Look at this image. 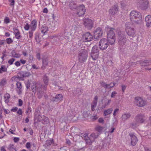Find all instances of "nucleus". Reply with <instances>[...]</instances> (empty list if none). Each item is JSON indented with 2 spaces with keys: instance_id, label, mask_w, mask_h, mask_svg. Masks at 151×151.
Returning <instances> with one entry per match:
<instances>
[{
  "instance_id": "f257e3e1",
  "label": "nucleus",
  "mask_w": 151,
  "mask_h": 151,
  "mask_svg": "<svg viewBox=\"0 0 151 151\" xmlns=\"http://www.w3.org/2000/svg\"><path fill=\"white\" fill-rule=\"evenodd\" d=\"M114 29H111L107 33V39L103 38L101 39L99 43V46L100 49L105 50L108 47L109 43L111 45L114 44L116 40L115 34L113 31Z\"/></svg>"
},
{
  "instance_id": "f03ea898",
  "label": "nucleus",
  "mask_w": 151,
  "mask_h": 151,
  "mask_svg": "<svg viewBox=\"0 0 151 151\" xmlns=\"http://www.w3.org/2000/svg\"><path fill=\"white\" fill-rule=\"evenodd\" d=\"M130 19L133 24H139L142 22L141 13L135 10L131 11L130 14Z\"/></svg>"
},
{
  "instance_id": "7ed1b4c3",
  "label": "nucleus",
  "mask_w": 151,
  "mask_h": 151,
  "mask_svg": "<svg viewBox=\"0 0 151 151\" xmlns=\"http://www.w3.org/2000/svg\"><path fill=\"white\" fill-rule=\"evenodd\" d=\"M132 24L131 22L126 23L125 24V30L127 35L130 36L134 37L135 35L136 31L132 27Z\"/></svg>"
},
{
  "instance_id": "20e7f679",
  "label": "nucleus",
  "mask_w": 151,
  "mask_h": 151,
  "mask_svg": "<svg viewBox=\"0 0 151 151\" xmlns=\"http://www.w3.org/2000/svg\"><path fill=\"white\" fill-rule=\"evenodd\" d=\"M88 56V52L85 49H81L79 52L78 58L80 62L81 63L85 62Z\"/></svg>"
},
{
  "instance_id": "39448f33",
  "label": "nucleus",
  "mask_w": 151,
  "mask_h": 151,
  "mask_svg": "<svg viewBox=\"0 0 151 151\" xmlns=\"http://www.w3.org/2000/svg\"><path fill=\"white\" fill-rule=\"evenodd\" d=\"M134 104L139 107H143L147 104L146 101L142 98L139 97H135Z\"/></svg>"
},
{
  "instance_id": "423d86ee",
  "label": "nucleus",
  "mask_w": 151,
  "mask_h": 151,
  "mask_svg": "<svg viewBox=\"0 0 151 151\" xmlns=\"http://www.w3.org/2000/svg\"><path fill=\"white\" fill-rule=\"evenodd\" d=\"M35 120L38 122H41L43 124H47L49 122V119L44 116H40L36 114L35 115Z\"/></svg>"
},
{
  "instance_id": "0eeeda50",
  "label": "nucleus",
  "mask_w": 151,
  "mask_h": 151,
  "mask_svg": "<svg viewBox=\"0 0 151 151\" xmlns=\"http://www.w3.org/2000/svg\"><path fill=\"white\" fill-rule=\"evenodd\" d=\"M99 53V51L98 47L96 46H93L91 54V57L93 60H96L98 59Z\"/></svg>"
},
{
  "instance_id": "6e6552de",
  "label": "nucleus",
  "mask_w": 151,
  "mask_h": 151,
  "mask_svg": "<svg viewBox=\"0 0 151 151\" xmlns=\"http://www.w3.org/2000/svg\"><path fill=\"white\" fill-rule=\"evenodd\" d=\"M83 24L87 28L90 29L93 26V22L90 19L86 18L83 20Z\"/></svg>"
},
{
  "instance_id": "1a4fd4ad",
  "label": "nucleus",
  "mask_w": 151,
  "mask_h": 151,
  "mask_svg": "<svg viewBox=\"0 0 151 151\" xmlns=\"http://www.w3.org/2000/svg\"><path fill=\"white\" fill-rule=\"evenodd\" d=\"M98 134H96L95 133H93L90 135L88 138H86L85 140L87 144L90 145L95 139L98 137Z\"/></svg>"
},
{
  "instance_id": "9d476101",
  "label": "nucleus",
  "mask_w": 151,
  "mask_h": 151,
  "mask_svg": "<svg viewBox=\"0 0 151 151\" xmlns=\"http://www.w3.org/2000/svg\"><path fill=\"white\" fill-rule=\"evenodd\" d=\"M134 119L136 122H137L140 124L144 123L146 119L144 115L139 114L136 116Z\"/></svg>"
},
{
  "instance_id": "9b49d317",
  "label": "nucleus",
  "mask_w": 151,
  "mask_h": 151,
  "mask_svg": "<svg viewBox=\"0 0 151 151\" xmlns=\"http://www.w3.org/2000/svg\"><path fill=\"white\" fill-rule=\"evenodd\" d=\"M86 9L84 6L83 5H81L78 7L76 14L78 16H81L84 15Z\"/></svg>"
},
{
  "instance_id": "f8f14e48",
  "label": "nucleus",
  "mask_w": 151,
  "mask_h": 151,
  "mask_svg": "<svg viewBox=\"0 0 151 151\" xmlns=\"http://www.w3.org/2000/svg\"><path fill=\"white\" fill-rule=\"evenodd\" d=\"M140 1L139 6L141 9L145 10L148 8L149 4L148 0H140Z\"/></svg>"
},
{
  "instance_id": "ddd939ff",
  "label": "nucleus",
  "mask_w": 151,
  "mask_h": 151,
  "mask_svg": "<svg viewBox=\"0 0 151 151\" xmlns=\"http://www.w3.org/2000/svg\"><path fill=\"white\" fill-rule=\"evenodd\" d=\"M103 32L100 27L96 28L94 32V37L95 38L98 39L102 36Z\"/></svg>"
},
{
  "instance_id": "4468645a",
  "label": "nucleus",
  "mask_w": 151,
  "mask_h": 151,
  "mask_svg": "<svg viewBox=\"0 0 151 151\" xmlns=\"http://www.w3.org/2000/svg\"><path fill=\"white\" fill-rule=\"evenodd\" d=\"M93 38L92 35L89 32H87L83 36V40L84 42H88L92 40Z\"/></svg>"
},
{
  "instance_id": "2eb2a0df",
  "label": "nucleus",
  "mask_w": 151,
  "mask_h": 151,
  "mask_svg": "<svg viewBox=\"0 0 151 151\" xmlns=\"http://www.w3.org/2000/svg\"><path fill=\"white\" fill-rule=\"evenodd\" d=\"M131 139V143L132 146L135 145L137 142V139L135 134L132 133L129 134Z\"/></svg>"
},
{
  "instance_id": "dca6fc26",
  "label": "nucleus",
  "mask_w": 151,
  "mask_h": 151,
  "mask_svg": "<svg viewBox=\"0 0 151 151\" xmlns=\"http://www.w3.org/2000/svg\"><path fill=\"white\" fill-rule=\"evenodd\" d=\"M118 7L116 6H114L112 7L109 10V14L111 15H114L117 13L118 11Z\"/></svg>"
},
{
  "instance_id": "f3484780",
  "label": "nucleus",
  "mask_w": 151,
  "mask_h": 151,
  "mask_svg": "<svg viewBox=\"0 0 151 151\" xmlns=\"http://www.w3.org/2000/svg\"><path fill=\"white\" fill-rule=\"evenodd\" d=\"M37 27V22L34 20L31 22L30 25V29L32 31H34L35 30Z\"/></svg>"
},
{
  "instance_id": "a211bd4d",
  "label": "nucleus",
  "mask_w": 151,
  "mask_h": 151,
  "mask_svg": "<svg viewBox=\"0 0 151 151\" xmlns=\"http://www.w3.org/2000/svg\"><path fill=\"white\" fill-rule=\"evenodd\" d=\"M145 22L147 26L149 27L151 24V15H149L145 17Z\"/></svg>"
},
{
  "instance_id": "6ab92c4d",
  "label": "nucleus",
  "mask_w": 151,
  "mask_h": 151,
  "mask_svg": "<svg viewBox=\"0 0 151 151\" xmlns=\"http://www.w3.org/2000/svg\"><path fill=\"white\" fill-rule=\"evenodd\" d=\"M98 97L97 96H96L94 98L93 102L91 104V109L93 111L95 110V109L98 100Z\"/></svg>"
},
{
  "instance_id": "aec40b11",
  "label": "nucleus",
  "mask_w": 151,
  "mask_h": 151,
  "mask_svg": "<svg viewBox=\"0 0 151 151\" xmlns=\"http://www.w3.org/2000/svg\"><path fill=\"white\" fill-rule=\"evenodd\" d=\"M43 81L45 85L44 86L42 85L41 88L43 89H45L48 84V80L47 77L46 76H45L43 78Z\"/></svg>"
},
{
  "instance_id": "412c9836",
  "label": "nucleus",
  "mask_w": 151,
  "mask_h": 151,
  "mask_svg": "<svg viewBox=\"0 0 151 151\" xmlns=\"http://www.w3.org/2000/svg\"><path fill=\"white\" fill-rule=\"evenodd\" d=\"M63 98V96L61 94L57 95L55 98H53L52 100L53 101L58 102L61 101Z\"/></svg>"
},
{
  "instance_id": "4be33fe9",
  "label": "nucleus",
  "mask_w": 151,
  "mask_h": 151,
  "mask_svg": "<svg viewBox=\"0 0 151 151\" xmlns=\"http://www.w3.org/2000/svg\"><path fill=\"white\" fill-rule=\"evenodd\" d=\"M131 116V114L129 113H124L122 116V119L124 121H126Z\"/></svg>"
},
{
  "instance_id": "5701e85b",
  "label": "nucleus",
  "mask_w": 151,
  "mask_h": 151,
  "mask_svg": "<svg viewBox=\"0 0 151 151\" xmlns=\"http://www.w3.org/2000/svg\"><path fill=\"white\" fill-rule=\"evenodd\" d=\"M126 41V38L124 36L119 35L118 39V42L119 44L121 45L125 43Z\"/></svg>"
},
{
  "instance_id": "b1692460",
  "label": "nucleus",
  "mask_w": 151,
  "mask_h": 151,
  "mask_svg": "<svg viewBox=\"0 0 151 151\" xmlns=\"http://www.w3.org/2000/svg\"><path fill=\"white\" fill-rule=\"evenodd\" d=\"M140 64L141 65L144 66L151 65V60H147L143 61Z\"/></svg>"
},
{
  "instance_id": "393cba45",
  "label": "nucleus",
  "mask_w": 151,
  "mask_h": 151,
  "mask_svg": "<svg viewBox=\"0 0 151 151\" xmlns=\"http://www.w3.org/2000/svg\"><path fill=\"white\" fill-rule=\"evenodd\" d=\"M112 108H109L107 109L104 110V116H106L111 114L113 111Z\"/></svg>"
},
{
  "instance_id": "a878e982",
  "label": "nucleus",
  "mask_w": 151,
  "mask_h": 151,
  "mask_svg": "<svg viewBox=\"0 0 151 151\" xmlns=\"http://www.w3.org/2000/svg\"><path fill=\"white\" fill-rule=\"evenodd\" d=\"M139 125V124L135 121L130 124V127L133 129H135L137 128Z\"/></svg>"
},
{
  "instance_id": "bb28decb",
  "label": "nucleus",
  "mask_w": 151,
  "mask_h": 151,
  "mask_svg": "<svg viewBox=\"0 0 151 151\" xmlns=\"http://www.w3.org/2000/svg\"><path fill=\"white\" fill-rule=\"evenodd\" d=\"M4 101L6 103H8L9 101V99L10 98V96L9 94L6 93L4 94Z\"/></svg>"
},
{
  "instance_id": "cd10ccee",
  "label": "nucleus",
  "mask_w": 151,
  "mask_h": 151,
  "mask_svg": "<svg viewBox=\"0 0 151 151\" xmlns=\"http://www.w3.org/2000/svg\"><path fill=\"white\" fill-rule=\"evenodd\" d=\"M21 74L22 75L21 77H26L29 76L30 75V73L29 72H21L20 73L18 74V76Z\"/></svg>"
},
{
  "instance_id": "c85d7f7f",
  "label": "nucleus",
  "mask_w": 151,
  "mask_h": 151,
  "mask_svg": "<svg viewBox=\"0 0 151 151\" xmlns=\"http://www.w3.org/2000/svg\"><path fill=\"white\" fill-rule=\"evenodd\" d=\"M69 6L70 9H73L76 8V3L74 1H70L69 4Z\"/></svg>"
},
{
  "instance_id": "c756f323",
  "label": "nucleus",
  "mask_w": 151,
  "mask_h": 151,
  "mask_svg": "<svg viewBox=\"0 0 151 151\" xmlns=\"http://www.w3.org/2000/svg\"><path fill=\"white\" fill-rule=\"evenodd\" d=\"M12 56L13 57L19 58L20 57V55L17 53L15 51H13L11 53Z\"/></svg>"
},
{
  "instance_id": "7c9ffc66",
  "label": "nucleus",
  "mask_w": 151,
  "mask_h": 151,
  "mask_svg": "<svg viewBox=\"0 0 151 151\" xmlns=\"http://www.w3.org/2000/svg\"><path fill=\"white\" fill-rule=\"evenodd\" d=\"M104 128L103 127L97 126L96 128V130L99 133H101L103 132Z\"/></svg>"
},
{
  "instance_id": "2f4dec72",
  "label": "nucleus",
  "mask_w": 151,
  "mask_h": 151,
  "mask_svg": "<svg viewBox=\"0 0 151 151\" xmlns=\"http://www.w3.org/2000/svg\"><path fill=\"white\" fill-rule=\"evenodd\" d=\"M43 65L42 68L43 69H44L45 68V67L48 64V60L47 59H43L42 60Z\"/></svg>"
},
{
  "instance_id": "473e14b6",
  "label": "nucleus",
  "mask_w": 151,
  "mask_h": 151,
  "mask_svg": "<svg viewBox=\"0 0 151 151\" xmlns=\"http://www.w3.org/2000/svg\"><path fill=\"white\" fill-rule=\"evenodd\" d=\"M41 31L43 33H45L48 30V29L47 27L45 26H43L41 28Z\"/></svg>"
},
{
  "instance_id": "72a5a7b5",
  "label": "nucleus",
  "mask_w": 151,
  "mask_h": 151,
  "mask_svg": "<svg viewBox=\"0 0 151 151\" xmlns=\"http://www.w3.org/2000/svg\"><path fill=\"white\" fill-rule=\"evenodd\" d=\"M9 149L11 151H16L14 146L12 145H9Z\"/></svg>"
},
{
  "instance_id": "f704fd0d",
  "label": "nucleus",
  "mask_w": 151,
  "mask_h": 151,
  "mask_svg": "<svg viewBox=\"0 0 151 151\" xmlns=\"http://www.w3.org/2000/svg\"><path fill=\"white\" fill-rule=\"evenodd\" d=\"M6 70V68L4 65L1 66V68H0V73H2L3 72H5Z\"/></svg>"
},
{
  "instance_id": "c9c22d12",
  "label": "nucleus",
  "mask_w": 151,
  "mask_h": 151,
  "mask_svg": "<svg viewBox=\"0 0 151 151\" xmlns=\"http://www.w3.org/2000/svg\"><path fill=\"white\" fill-rule=\"evenodd\" d=\"M116 83L114 82H111L110 84H108L107 88H110L113 87L115 85Z\"/></svg>"
},
{
  "instance_id": "e433bc0d",
  "label": "nucleus",
  "mask_w": 151,
  "mask_h": 151,
  "mask_svg": "<svg viewBox=\"0 0 151 151\" xmlns=\"http://www.w3.org/2000/svg\"><path fill=\"white\" fill-rule=\"evenodd\" d=\"M119 112V109L118 108H116L115 109L113 112V115L114 117Z\"/></svg>"
},
{
  "instance_id": "4c0bfd02",
  "label": "nucleus",
  "mask_w": 151,
  "mask_h": 151,
  "mask_svg": "<svg viewBox=\"0 0 151 151\" xmlns=\"http://www.w3.org/2000/svg\"><path fill=\"white\" fill-rule=\"evenodd\" d=\"M53 141L52 140H48L46 141V144L47 146H50L52 144Z\"/></svg>"
},
{
  "instance_id": "58836bf2",
  "label": "nucleus",
  "mask_w": 151,
  "mask_h": 151,
  "mask_svg": "<svg viewBox=\"0 0 151 151\" xmlns=\"http://www.w3.org/2000/svg\"><path fill=\"white\" fill-rule=\"evenodd\" d=\"M6 83V80L5 79H3L0 82V86H3L5 85Z\"/></svg>"
},
{
  "instance_id": "ea45409f",
  "label": "nucleus",
  "mask_w": 151,
  "mask_h": 151,
  "mask_svg": "<svg viewBox=\"0 0 151 151\" xmlns=\"http://www.w3.org/2000/svg\"><path fill=\"white\" fill-rule=\"evenodd\" d=\"M16 128L14 127H12L9 130V132L12 134H15L14 133V132L15 131Z\"/></svg>"
},
{
  "instance_id": "a19ab883",
  "label": "nucleus",
  "mask_w": 151,
  "mask_h": 151,
  "mask_svg": "<svg viewBox=\"0 0 151 151\" xmlns=\"http://www.w3.org/2000/svg\"><path fill=\"white\" fill-rule=\"evenodd\" d=\"M101 85L103 87L105 88H107V84H106V83L102 81L100 83Z\"/></svg>"
},
{
  "instance_id": "79ce46f5",
  "label": "nucleus",
  "mask_w": 151,
  "mask_h": 151,
  "mask_svg": "<svg viewBox=\"0 0 151 151\" xmlns=\"http://www.w3.org/2000/svg\"><path fill=\"white\" fill-rule=\"evenodd\" d=\"M34 85L32 87H31V89L32 90H33V91L34 92V91L37 90L38 91V88H37V84L36 85H35L34 84Z\"/></svg>"
},
{
  "instance_id": "37998d69",
  "label": "nucleus",
  "mask_w": 151,
  "mask_h": 151,
  "mask_svg": "<svg viewBox=\"0 0 151 151\" xmlns=\"http://www.w3.org/2000/svg\"><path fill=\"white\" fill-rule=\"evenodd\" d=\"M15 60V59L12 58L9 59L8 61V63L10 65H12L13 64V62Z\"/></svg>"
},
{
  "instance_id": "c03bdc74",
  "label": "nucleus",
  "mask_w": 151,
  "mask_h": 151,
  "mask_svg": "<svg viewBox=\"0 0 151 151\" xmlns=\"http://www.w3.org/2000/svg\"><path fill=\"white\" fill-rule=\"evenodd\" d=\"M6 41L7 44H10L13 42V41L11 38H9L6 39Z\"/></svg>"
},
{
  "instance_id": "a18cd8bd",
  "label": "nucleus",
  "mask_w": 151,
  "mask_h": 151,
  "mask_svg": "<svg viewBox=\"0 0 151 151\" xmlns=\"http://www.w3.org/2000/svg\"><path fill=\"white\" fill-rule=\"evenodd\" d=\"M24 28L25 30H28L29 29H30V25L27 23L24 26Z\"/></svg>"
},
{
  "instance_id": "49530a36",
  "label": "nucleus",
  "mask_w": 151,
  "mask_h": 151,
  "mask_svg": "<svg viewBox=\"0 0 151 151\" xmlns=\"http://www.w3.org/2000/svg\"><path fill=\"white\" fill-rule=\"evenodd\" d=\"M10 20L9 18L6 17L4 19V22L5 23L7 24L10 22Z\"/></svg>"
},
{
  "instance_id": "de8ad7c7",
  "label": "nucleus",
  "mask_w": 151,
  "mask_h": 151,
  "mask_svg": "<svg viewBox=\"0 0 151 151\" xmlns=\"http://www.w3.org/2000/svg\"><path fill=\"white\" fill-rule=\"evenodd\" d=\"M17 89L22 88L21 83L20 82H17L16 84Z\"/></svg>"
},
{
  "instance_id": "09e8293b",
  "label": "nucleus",
  "mask_w": 151,
  "mask_h": 151,
  "mask_svg": "<svg viewBox=\"0 0 151 151\" xmlns=\"http://www.w3.org/2000/svg\"><path fill=\"white\" fill-rule=\"evenodd\" d=\"M16 37L17 39H19L20 37V33L19 32L14 34Z\"/></svg>"
},
{
  "instance_id": "8fccbe9b",
  "label": "nucleus",
  "mask_w": 151,
  "mask_h": 151,
  "mask_svg": "<svg viewBox=\"0 0 151 151\" xmlns=\"http://www.w3.org/2000/svg\"><path fill=\"white\" fill-rule=\"evenodd\" d=\"M147 134V132L142 131L141 133H140V135L142 136H146V134Z\"/></svg>"
},
{
  "instance_id": "3c124183",
  "label": "nucleus",
  "mask_w": 151,
  "mask_h": 151,
  "mask_svg": "<svg viewBox=\"0 0 151 151\" xmlns=\"http://www.w3.org/2000/svg\"><path fill=\"white\" fill-rule=\"evenodd\" d=\"M111 99H108L107 100V102H106L105 104V107L106 106L108 105H109L111 102Z\"/></svg>"
},
{
  "instance_id": "603ef678",
  "label": "nucleus",
  "mask_w": 151,
  "mask_h": 151,
  "mask_svg": "<svg viewBox=\"0 0 151 151\" xmlns=\"http://www.w3.org/2000/svg\"><path fill=\"white\" fill-rule=\"evenodd\" d=\"M99 122L102 124L104 123V120L103 118H100L98 120Z\"/></svg>"
},
{
  "instance_id": "864d4df0",
  "label": "nucleus",
  "mask_w": 151,
  "mask_h": 151,
  "mask_svg": "<svg viewBox=\"0 0 151 151\" xmlns=\"http://www.w3.org/2000/svg\"><path fill=\"white\" fill-rule=\"evenodd\" d=\"M31 108L30 107H28L27 109L26 112V113L28 114V115H29L30 113L31 112Z\"/></svg>"
},
{
  "instance_id": "5fc2aeb1",
  "label": "nucleus",
  "mask_w": 151,
  "mask_h": 151,
  "mask_svg": "<svg viewBox=\"0 0 151 151\" xmlns=\"http://www.w3.org/2000/svg\"><path fill=\"white\" fill-rule=\"evenodd\" d=\"M17 91L18 94L20 95L21 94L22 91V88H18L17 90Z\"/></svg>"
},
{
  "instance_id": "6e6d98bb",
  "label": "nucleus",
  "mask_w": 151,
  "mask_h": 151,
  "mask_svg": "<svg viewBox=\"0 0 151 151\" xmlns=\"http://www.w3.org/2000/svg\"><path fill=\"white\" fill-rule=\"evenodd\" d=\"M23 104V101L21 99H19V104L18 105L19 106H21Z\"/></svg>"
},
{
  "instance_id": "4d7b16f0",
  "label": "nucleus",
  "mask_w": 151,
  "mask_h": 151,
  "mask_svg": "<svg viewBox=\"0 0 151 151\" xmlns=\"http://www.w3.org/2000/svg\"><path fill=\"white\" fill-rule=\"evenodd\" d=\"M117 94V93L116 91L113 92L111 93V98H114L115 95Z\"/></svg>"
},
{
  "instance_id": "13d9d810",
  "label": "nucleus",
  "mask_w": 151,
  "mask_h": 151,
  "mask_svg": "<svg viewBox=\"0 0 151 151\" xmlns=\"http://www.w3.org/2000/svg\"><path fill=\"white\" fill-rule=\"evenodd\" d=\"M17 113L19 115H22V111L21 109H19L17 111Z\"/></svg>"
},
{
  "instance_id": "bf43d9fd",
  "label": "nucleus",
  "mask_w": 151,
  "mask_h": 151,
  "mask_svg": "<svg viewBox=\"0 0 151 151\" xmlns=\"http://www.w3.org/2000/svg\"><path fill=\"white\" fill-rule=\"evenodd\" d=\"M126 88V86L125 85H122V90L123 92H124Z\"/></svg>"
},
{
  "instance_id": "052dcab7",
  "label": "nucleus",
  "mask_w": 151,
  "mask_h": 151,
  "mask_svg": "<svg viewBox=\"0 0 151 151\" xmlns=\"http://www.w3.org/2000/svg\"><path fill=\"white\" fill-rule=\"evenodd\" d=\"M26 147L28 148L29 149L31 145L30 143L29 142H27V143L26 144Z\"/></svg>"
},
{
  "instance_id": "680f3d73",
  "label": "nucleus",
  "mask_w": 151,
  "mask_h": 151,
  "mask_svg": "<svg viewBox=\"0 0 151 151\" xmlns=\"http://www.w3.org/2000/svg\"><path fill=\"white\" fill-rule=\"evenodd\" d=\"M13 30L14 31V34H15L16 33H17L19 32L18 29L16 27L14 28Z\"/></svg>"
},
{
  "instance_id": "e2e57ef3",
  "label": "nucleus",
  "mask_w": 151,
  "mask_h": 151,
  "mask_svg": "<svg viewBox=\"0 0 151 151\" xmlns=\"http://www.w3.org/2000/svg\"><path fill=\"white\" fill-rule=\"evenodd\" d=\"M29 62H31L33 60V57L32 55H30L29 56Z\"/></svg>"
},
{
  "instance_id": "0e129e2a",
  "label": "nucleus",
  "mask_w": 151,
  "mask_h": 151,
  "mask_svg": "<svg viewBox=\"0 0 151 151\" xmlns=\"http://www.w3.org/2000/svg\"><path fill=\"white\" fill-rule=\"evenodd\" d=\"M10 2V5L13 6L14 3V0H8Z\"/></svg>"
},
{
  "instance_id": "69168bd1",
  "label": "nucleus",
  "mask_w": 151,
  "mask_h": 151,
  "mask_svg": "<svg viewBox=\"0 0 151 151\" xmlns=\"http://www.w3.org/2000/svg\"><path fill=\"white\" fill-rule=\"evenodd\" d=\"M15 65L17 67L19 66L20 65V63L18 61L16 62L15 63Z\"/></svg>"
},
{
  "instance_id": "338daca9",
  "label": "nucleus",
  "mask_w": 151,
  "mask_h": 151,
  "mask_svg": "<svg viewBox=\"0 0 151 151\" xmlns=\"http://www.w3.org/2000/svg\"><path fill=\"white\" fill-rule=\"evenodd\" d=\"M19 140V138L18 137H14V142H17Z\"/></svg>"
},
{
  "instance_id": "774afa93",
  "label": "nucleus",
  "mask_w": 151,
  "mask_h": 151,
  "mask_svg": "<svg viewBox=\"0 0 151 151\" xmlns=\"http://www.w3.org/2000/svg\"><path fill=\"white\" fill-rule=\"evenodd\" d=\"M18 110V108L17 107H15L13 108L12 109V110L14 112H16Z\"/></svg>"
}]
</instances>
